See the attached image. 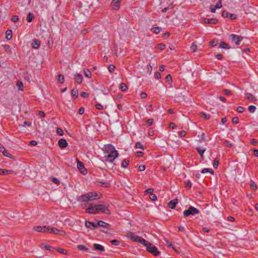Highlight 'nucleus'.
Listing matches in <instances>:
<instances>
[{
	"label": "nucleus",
	"instance_id": "nucleus-1",
	"mask_svg": "<svg viewBox=\"0 0 258 258\" xmlns=\"http://www.w3.org/2000/svg\"><path fill=\"white\" fill-rule=\"evenodd\" d=\"M98 197V194L95 192H89L77 198L79 202H87L95 200Z\"/></svg>",
	"mask_w": 258,
	"mask_h": 258
},
{
	"label": "nucleus",
	"instance_id": "nucleus-2",
	"mask_svg": "<svg viewBox=\"0 0 258 258\" xmlns=\"http://www.w3.org/2000/svg\"><path fill=\"white\" fill-rule=\"evenodd\" d=\"M200 213L199 210L192 206H190L188 210H185L183 212V215L184 217H187L189 216L190 215H197Z\"/></svg>",
	"mask_w": 258,
	"mask_h": 258
},
{
	"label": "nucleus",
	"instance_id": "nucleus-3",
	"mask_svg": "<svg viewBox=\"0 0 258 258\" xmlns=\"http://www.w3.org/2000/svg\"><path fill=\"white\" fill-rule=\"evenodd\" d=\"M107 155H105V161L108 162H112L117 157L118 153L116 150L112 151V152H109Z\"/></svg>",
	"mask_w": 258,
	"mask_h": 258
},
{
	"label": "nucleus",
	"instance_id": "nucleus-4",
	"mask_svg": "<svg viewBox=\"0 0 258 258\" xmlns=\"http://www.w3.org/2000/svg\"><path fill=\"white\" fill-rule=\"evenodd\" d=\"M229 38L231 40V41L234 42L237 45H239L241 41L243 39V37L241 36H238L235 34H231L229 36Z\"/></svg>",
	"mask_w": 258,
	"mask_h": 258
},
{
	"label": "nucleus",
	"instance_id": "nucleus-5",
	"mask_svg": "<svg viewBox=\"0 0 258 258\" xmlns=\"http://www.w3.org/2000/svg\"><path fill=\"white\" fill-rule=\"evenodd\" d=\"M97 213L101 212L105 214L110 215V212L107 207L103 206L102 205H96Z\"/></svg>",
	"mask_w": 258,
	"mask_h": 258
},
{
	"label": "nucleus",
	"instance_id": "nucleus-6",
	"mask_svg": "<svg viewBox=\"0 0 258 258\" xmlns=\"http://www.w3.org/2000/svg\"><path fill=\"white\" fill-rule=\"evenodd\" d=\"M148 252L151 253L155 256H157L159 254L160 252L158 250L157 248L151 243V245H149L147 248Z\"/></svg>",
	"mask_w": 258,
	"mask_h": 258
},
{
	"label": "nucleus",
	"instance_id": "nucleus-7",
	"mask_svg": "<svg viewBox=\"0 0 258 258\" xmlns=\"http://www.w3.org/2000/svg\"><path fill=\"white\" fill-rule=\"evenodd\" d=\"M34 230L39 232L48 233L49 226H37L33 227Z\"/></svg>",
	"mask_w": 258,
	"mask_h": 258
},
{
	"label": "nucleus",
	"instance_id": "nucleus-8",
	"mask_svg": "<svg viewBox=\"0 0 258 258\" xmlns=\"http://www.w3.org/2000/svg\"><path fill=\"white\" fill-rule=\"evenodd\" d=\"M48 233H53L60 235H63L66 234V232L64 231L55 228L51 227L50 226H49Z\"/></svg>",
	"mask_w": 258,
	"mask_h": 258
},
{
	"label": "nucleus",
	"instance_id": "nucleus-9",
	"mask_svg": "<svg viewBox=\"0 0 258 258\" xmlns=\"http://www.w3.org/2000/svg\"><path fill=\"white\" fill-rule=\"evenodd\" d=\"M86 212L89 214L97 213L96 205L92 203L89 204V207L86 209Z\"/></svg>",
	"mask_w": 258,
	"mask_h": 258
},
{
	"label": "nucleus",
	"instance_id": "nucleus-10",
	"mask_svg": "<svg viewBox=\"0 0 258 258\" xmlns=\"http://www.w3.org/2000/svg\"><path fill=\"white\" fill-rule=\"evenodd\" d=\"M77 167L80 172L84 175L87 173V170L84 167V164L77 159Z\"/></svg>",
	"mask_w": 258,
	"mask_h": 258
},
{
	"label": "nucleus",
	"instance_id": "nucleus-11",
	"mask_svg": "<svg viewBox=\"0 0 258 258\" xmlns=\"http://www.w3.org/2000/svg\"><path fill=\"white\" fill-rule=\"evenodd\" d=\"M127 237L130 238L132 241L135 242H139L140 237L135 235L132 232H128L127 233Z\"/></svg>",
	"mask_w": 258,
	"mask_h": 258
},
{
	"label": "nucleus",
	"instance_id": "nucleus-12",
	"mask_svg": "<svg viewBox=\"0 0 258 258\" xmlns=\"http://www.w3.org/2000/svg\"><path fill=\"white\" fill-rule=\"evenodd\" d=\"M103 150L104 152L106 153H108L109 152L112 153V151L116 150L115 149L114 147L111 144H107L104 145Z\"/></svg>",
	"mask_w": 258,
	"mask_h": 258
},
{
	"label": "nucleus",
	"instance_id": "nucleus-13",
	"mask_svg": "<svg viewBox=\"0 0 258 258\" xmlns=\"http://www.w3.org/2000/svg\"><path fill=\"white\" fill-rule=\"evenodd\" d=\"M203 23L206 24H216L218 22V20L214 18L212 19H207L204 18L202 20Z\"/></svg>",
	"mask_w": 258,
	"mask_h": 258
},
{
	"label": "nucleus",
	"instance_id": "nucleus-14",
	"mask_svg": "<svg viewBox=\"0 0 258 258\" xmlns=\"http://www.w3.org/2000/svg\"><path fill=\"white\" fill-rule=\"evenodd\" d=\"M85 226L87 228H90L91 229H94L97 227V224L88 221H86Z\"/></svg>",
	"mask_w": 258,
	"mask_h": 258
},
{
	"label": "nucleus",
	"instance_id": "nucleus-15",
	"mask_svg": "<svg viewBox=\"0 0 258 258\" xmlns=\"http://www.w3.org/2000/svg\"><path fill=\"white\" fill-rule=\"evenodd\" d=\"M196 150H197V152H198V153L199 154V155H200L201 160H204V153L205 152V151L206 150V148H205L202 149L200 147H198L196 148Z\"/></svg>",
	"mask_w": 258,
	"mask_h": 258
},
{
	"label": "nucleus",
	"instance_id": "nucleus-16",
	"mask_svg": "<svg viewBox=\"0 0 258 258\" xmlns=\"http://www.w3.org/2000/svg\"><path fill=\"white\" fill-rule=\"evenodd\" d=\"M58 145L60 148H64L68 146V144L66 141V140L64 139H61L58 141Z\"/></svg>",
	"mask_w": 258,
	"mask_h": 258
},
{
	"label": "nucleus",
	"instance_id": "nucleus-17",
	"mask_svg": "<svg viewBox=\"0 0 258 258\" xmlns=\"http://www.w3.org/2000/svg\"><path fill=\"white\" fill-rule=\"evenodd\" d=\"M74 80L76 83L81 84L83 81V76L80 74L75 75Z\"/></svg>",
	"mask_w": 258,
	"mask_h": 258
},
{
	"label": "nucleus",
	"instance_id": "nucleus-18",
	"mask_svg": "<svg viewBox=\"0 0 258 258\" xmlns=\"http://www.w3.org/2000/svg\"><path fill=\"white\" fill-rule=\"evenodd\" d=\"M245 96L247 99L251 101L255 102L257 100V99L253 95L249 93H245Z\"/></svg>",
	"mask_w": 258,
	"mask_h": 258
},
{
	"label": "nucleus",
	"instance_id": "nucleus-19",
	"mask_svg": "<svg viewBox=\"0 0 258 258\" xmlns=\"http://www.w3.org/2000/svg\"><path fill=\"white\" fill-rule=\"evenodd\" d=\"M178 203V200L174 199L168 203V207L172 209H174Z\"/></svg>",
	"mask_w": 258,
	"mask_h": 258
},
{
	"label": "nucleus",
	"instance_id": "nucleus-20",
	"mask_svg": "<svg viewBox=\"0 0 258 258\" xmlns=\"http://www.w3.org/2000/svg\"><path fill=\"white\" fill-rule=\"evenodd\" d=\"M121 0H113L112 6L114 10H117L119 8V2Z\"/></svg>",
	"mask_w": 258,
	"mask_h": 258
},
{
	"label": "nucleus",
	"instance_id": "nucleus-21",
	"mask_svg": "<svg viewBox=\"0 0 258 258\" xmlns=\"http://www.w3.org/2000/svg\"><path fill=\"white\" fill-rule=\"evenodd\" d=\"M94 249L96 250H99L100 251H105L104 247L102 245L97 244V243L94 244Z\"/></svg>",
	"mask_w": 258,
	"mask_h": 258
},
{
	"label": "nucleus",
	"instance_id": "nucleus-22",
	"mask_svg": "<svg viewBox=\"0 0 258 258\" xmlns=\"http://www.w3.org/2000/svg\"><path fill=\"white\" fill-rule=\"evenodd\" d=\"M138 242L141 243L142 244L144 245L146 247V249L147 248L149 245H151V243L148 242V241L145 240L144 239L140 237L139 241Z\"/></svg>",
	"mask_w": 258,
	"mask_h": 258
},
{
	"label": "nucleus",
	"instance_id": "nucleus-23",
	"mask_svg": "<svg viewBox=\"0 0 258 258\" xmlns=\"http://www.w3.org/2000/svg\"><path fill=\"white\" fill-rule=\"evenodd\" d=\"M97 226H99L105 228H108L110 226L108 223H105L102 221H99L97 223Z\"/></svg>",
	"mask_w": 258,
	"mask_h": 258
},
{
	"label": "nucleus",
	"instance_id": "nucleus-24",
	"mask_svg": "<svg viewBox=\"0 0 258 258\" xmlns=\"http://www.w3.org/2000/svg\"><path fill=\"white\" fill-rule=\"evenodd\" d=\"M40 45V42L38 40H33V42L32 43V46L33 48L36 49L38 48Z\"/></svg>",
	"mask_w": 258,
	"mask_h": 258
},
{
	"label": "nucleus",
	"instance_id": "nucleus-25",
	"mask_svg": "<svg viewBox=\"0 0 258 258\" xmlns=\"http://www.w3.org/2000/svg\"><path fill=\"white\" fill-rule=\"evenodd\" d=\"M12 37V31L11 30H8L6 32V38L8 40H11Z\"/></svg>",
	"mask_w": 258,
	"mask_h": 258
},
{
	"label": "nucleus",
	"instance_id": "nucleus-26",
	"mask_svg": "<svg viewBox=\"0 0 258 258\" xmlns=\"http://www.w3.org/2000/svg\"><path fill=\"white\" fill-rule=\"evenodd\" d=\"M13 173V171L12 170H9L6 169H1L0 170V174L2 175H7L9 174Z\"/></svg>",
	"mask_w": 258,
	"mask_h": 258
},
{
	"label": "nucleus",
	"instance_id": "nucleus-27",
	"mask_svg": "<svg viewBox=\"0 0 258 258\" xmlns=\"http://www.w3.org/2000/svg\"><path fill=\"white\" fill-rule=\"evenodd\" d=\"M219 47L222 48H226L229 49L230 48V46H229L227 43L224 42V41H221L219 45Z\"/></svg>",
	"mask_w": 258,
	"mask_h": 258
},
{
	"label": "nucleus",
	"instance_id": "nucleus-28",
	"mask_svg": "<svg viewBox=\"0 0 258 258\" xmlns=\"http://www.w3.org/2000/svg\"><path fill=\"white\" fill-rule=\"evenodd\" d=\"M207 172H209L212 175L214 174V171L212 170L209 168H204L201 171L202 173H205Z\"/></svg>",
	"mask_w": 258,
	"mask_h": 258
},
{
	"label": "nucleus",
	"instance_id": "nucleus-29",
	"mask_svg": "<svg viewBox=\"0 0 258 258\" xmlns=\"http://www.w3.org/2000/svg\"><path fill=\"white\" fill-rule=\"evenodd\" d=\"M84 75L86 77L88 78H91L92 76V73L88 69H86L84 70Z\"/></svg>",
	"mask_w": 258,
	"mask_h": 258
},
{
	"label": "nucleus",
	"instance_id": "nucleus-30",
	"mask_svg": "<svg viewBox=\"0 0 258 258\" xmlns=\"http://www.w3.org/2000/svg\"><path fill=\"white\" fill-rule=\"evenodd\" d=\"M119 89L122 91H125L127 90V86L124 84V83H121L120 84V86H119Z\"/></svg>",
	"mask_w": 258,
	"mask_h": 258
},
{
	"label": "nucleus",
	"instance_id": "nucleus-31",
	"mask_svg": "<svg viewBox=\"0 0 258 258\" xmlns=\"http://www.w3.org/2000/svg\"><path fill=\"white\" fill-rule=\"evenodd\" d=\"M71 94L73 96H75L76 98L78 97V90L76 88H74L72 90Z\"/></svg>",
	"mask_w": 258,
	"mask_h": 258
},
{
	"label": "nucleus",
	"instance_id": "nucleus-32",
	"mask_svg": "<svg viewBox=\"0 0 258 258\" xmlns=\"http://www.w3.org/2000/svg\"><path fill=\"white\" fill-rule=\"evenodd\" d=\"M57 81L58 83L62 84L64 82V77L62 75H58Z\"/></svg>",
	"mask_w": 258,
	"mask_h": 258
},
{
	"label": "nucleus",
	"instance_id": "nucleus-33",
	"mask_svg": "<svg viewBox=\"0 0 258 258\" xmlns=\"http://www.w3.org/2000/svg\"><path fill=\"white\" fill-rule=\"evenodd\" d=\"M77 247L80 250L87 251L88 250V248L84 245H78Z\"/></svg>",
	"mask_w": 258,
	"mask_h": 258
},
{
	"label": "nucleus",
	"instance_id": "nucleus-34",
	"mask_svg": "<svg viewBox=\"0 0 258 258\" xmlns=\"http://www.w3.org/2000/svg\"><path fill=\"white\" fill-rule=\"evenodd\" d=\"M201 116L206 120H208V119H210V114H206L204 112L201 113Z\"/></svg>",
	"mask_w": 258,
	"mask_h": 258
},
{
	"label": "nucleus",
	"instance_id": "nucleus-35",
	"mask_svg": "<svg viewBox=\"0 0 258 258\" xmlns=\"http://www.w3.org/2000/svg\"><path fill=\"white\" fill-rule=\"evenodd\" d=\"M153 32L155 34H158L161 31L162 29L161 27H156L153 28Z\"/></svg>",
	"mask_w": 258,
	"mask_h": 258
},
{
	"label": "nucleus",
	"instance_id": "nucleus-36",
	"mask_svg": "<svg viewBox=\"0 0 258 258\" xmlns=\"http://www.w3.org/2000/svg\"><path fill=\"white\" fill-rule=\"evenodd\" d=\"M33 18V14L31 13H29L27 15L26 20L28 22H31L32 21Z\"/></svg>",
	"mask_w": 258,
	"mask_h": 258
},
{
	"label": "nucleus",
	"instance_id": "nucleus-37",
	"mask_svg": "<svg viewBox=\"0 0 258 258\" xmlns=\"http://www.w3.org/2000/svg\"><path fill=\"white\" fill-rule=\"evenodd\" d=\"M2 153L5 156L9 157L10 158H13V156L10 153H9L6 149H5L4 151V152H2Z\"/></svg>",
	"mask_w": 258,
	"mask_h": 258
},
{
	"label": "nucleus",
	"instance_id": "nucleus-38",
	"mask_svg": "<svg viewBox=\"0 0 258 258\" xmlns=\"http://www.w3.org/2000/svg\"><path fill=\"white\" fill-rule=\"evenodd\" d=\"M128 163H129L128 160L126 159H124L121 163V167L123 168H126L127 167V166L128 165Z\"/></svg>",
	"mask_w": 258,
	"mask_h": 258
},
{
	"label": "nucleus",
	"instance_id": "nucleus-39",
	"mask_svg": "<svg viewBox=\"0 0 258 258\" xmlns=\"http://www.w3.org/2000/svg\"><path fill=\"white\" fill-rule=\"evenodd\" d=\"M135 148H140L142 150H144L145 148L143 146V145L140 143V142H137L135 144Z\"/></svg>",
	"mask_w": 258,
	"mask_h": 258
},
{
	"label": "nucleus",
	"instance_id": "nucleus-40",
	"mask_svg": "<svg viewBox=\"0 0 258 258\" xmlns=\"http://www.w3.org/2000/svg\"><path fill=\"white\" fill-rule=\"evenodd\" d=\"M256 109V107L254 105H250L248 107V110L250 113H253Z\"/></svg>",
	"mask_w": 258,
	"mask_h": 258
},
{
	"label": "nucleus",
	"instance_id": "nucleus-41",
	"mask_svg": "<svg viewBox=\"0 0 258 258\" xmlns=\"http://www.w3.org/2000/svg\"><path fill=\"white\" fill-rule=\"evenodd\" d=\"M185 187L187 188H190L191 187V182L190 180H187L184 181Z\"/></svg>",
	"mask_w": 258,
	"mask_h": 258
},
{
	"label": "nucleus",
	"instance_id": "nucleus-42",
	"mask_svg": "<svg viewBox=\"0 0 258 258\" xmlns=\"http://www.w3.org/2000/svg\"><path fill=\"white\" fill-rule=\"evenodd\" d=\"M250 187L252 189H254V190H255L256 189V184L255 183V182L252 181V180H251L250 181Z\"/></svg>",
	"mask_w": 258,
	"mask_h": 258
},
{
	"label": "nucleus",
	"instance_id": "nucleus-43",
	"mask_svg": "<svg viewBox=\"0 0 258 258\" xmlns=\"http://www.w3.org/2000/svg\"><path fill=\"white\" fill-rule=\"evenodd\" d=\"M17 86L19 90H23V84L22 82H21L20 81L17 82Z\"/></svg>",
	"mask_w": 258,
	"mask_h": 258
},
{
	"label": "nucleus",
	"instance_id": "nucleus-44",
	"mask_svg": "<svg viewBox=\"0 0 258 258\" xmlns=\"http://www.w3.org/2000/svg\"><path fill=\"white\" fill-rule=\"evenodd\" d=\"M178 133V136L181 138L185 137V135H186V132L184 131L179 132Z\"/></svg>",
	"mask_w": 258,
	"mask_h": 258
},
{
	"label": "nucleus",
	"instance_id": "nucleus-45",
	"mask_svg": "<svg viewBox=\"0 0 258 258\" xmlns=\"http://www.w3.org/2000/svg\"><path fill=\"white\" fill-rule=\"evenodd\" d=\"M149 198H150V200L153 201H155L157 199V196L155 194H153L150 195Z\"/></svg>",
	"mask_w": 258,
	"mask_h": 258
},
{
	"label": "nucleus",
	"instance_id": "nucleus-46",
	"mask_svg": "<svg viewBox=\"0 0 258 258\" xmlns=\"http://www.w3.org/2000/svg\"><path fill=\"white\" fill-rule=\"evenodd\" d=\"M219 164V161L217 159H215L214 161V162L213 163V167L215 169H216L218 166Z\"/></svg>",
	"mask_w": 258,
	"mask_h": 258
},
{
	"label": "nucleus",
	"instance_id": "nucleus-47",
	"mask_svg": "<svg viewBox=\"0 0 258 258\" xmlns=\"http://www.w3.org/2000/svg\"><path fill=\"white\" fill-rule=\"evenodd\" d=\"M56 250L58 252L61 253H63V254H67V253H68L67 251H66V250H64L63 249H62V248H58L56 249Z\"/></svg>",
	"mask_w": 258,
	"mask_h": 258
},
{
	"label": "nucleus",
	"instance_id": "nucleus-48",
	"mask_svg": "<svg viewBox=\"0 0 258 258\" xmlns=\"http://www.w3.org/2000/svg\"><path fill=\"white\" fill-rule=\"evenodd\" d=\"M218 44V40H213V41L210 42V45L212 47H215L217 46Z\"/></svg>",
	"mask_w": 258,
	"mask_h": 258
},
{
	"label": "nucleus",
	"instance_id": "nucleus-49",
	"mask_svg": "<svg viewBox=\"0 0 258 258\" xmlns=\"http://www.w3.org/2000/svg\"><path fill=\"white\" fill-rule=\"evenodd\" d=\"M223 93L226 95H231L232 94L230 90L224 89L223 90Z\"/></svg>",
	"mask_w": 258,
	"mask_h": 258
},
{
	"label": "nucleus",
	"instance_id": "nucleus-50",
	"mask_svg": "<svg viewBox=\"0 0 258 258\" xmlns=\"http://www.w3.org/2000/svg\"><path fill=\"white\" fill-rule=\"evenodd\" d=\"M166 81L168 83H171L172 82V77L170 75L168 74L167 75L166 77Z\"/></svg>",
	"mask_w": 258,
	"mask_h": 258
},
{
	"label": "nucleus",
	"instance_id": "nucleus-51",
	"mask_svg": "<svg viewBox=\"0 0 258 258\" xmlns=\"http://www.w3.org/2000/svg\"><path fill=\"white\" fill-rule=\"evenodd\" d=\"M190 49L193 52H195L197 49V46L195 45L194 43H193L190 46Z\"/></svg>",
	"mask_w": 258,
	"mask_h": 258
},
{
	"label": "nucleus",
	"instance_id": "nucleus-52",
	"mask_svg": "<svg viewBox=\"0 0 258 258\" xmlns=\"http://www.w3.org/2000/svg\"><path fill=\"white\" fill-rule=\"evenodd\" d=\"M221 2H222L221 0H219L218 1V2L217 3V4L215 6V8L220 9L222 7Z\"/></svg>",
	"mask_w": 258,
	"mask_h": 258
},
{
	"label": "nucleus",
	"instance_id": "nucleus-53",
	"mask_svg": "<svg viewBox=\"0 0 258 258\" xmlns=\"http://www.w3.org/2000/svg\"><path fill=\"white\" fill-rule=\"evenodd\" d=\"M165 48V45L163 43H160L158 45V48L161 50H163Z\"/></svg>",
	"mask_w": 258,
	"mask_h": 258
},
{
	"label": "nucleus",
	"instance_id": "nucleus-54",
	"mask_svg": "<svg viewBox=\"0 0 258 258\" xmlns=\"http://www.w3.org/2000/svg\"><path fill=\"white\" fill-rule=\"evenodd\" d=\"M115 69V66L113 64H110L108 67V70L110 73H112Z\"/></svg>",
	"mask_w": 258,
	"mask_h": 258
},
{
	"label": "nucleus",
	"instance_id": "nucleus-55",
	"mask_svg": "<svg viewBox=\"0 0 258 258\" xmlns=\"http://www.w3.org/2000/svg\"><path fill=\"white\" fill-rule=\"evenodd\" d=\"M110 242L112 244L116 245V246L118 245L119 244V241L117 240H115V239L111 240Z\"/></svg>",
	"mask_w": 258,
	"mask_h": 258
},
{
	"label": "nucleus",
	"instance_id": "nucleus-56",
	"mask_svg": "<svg viewBox=\"0 0 258 258\" xmlns=\"http://www.w3.org/2000/svg\"><path fill=\"white\" fill-rule=\"evenodd\" d=\"M56 132H57V134L60 136H62L63 134V131L60 128H57Z\"/></svg>",
	"mask_w": 258,
	"mask_h": 258
},
{
	"label": "nucleus",
	"instance_id": "nucleus-57",
	"mask_svg": "<svg viewBox=\"0 0 258 258\" xmlns=\"http://www.w3.org/2000/svg\"><path fill=\"white\" fill-rule=\"evenodd\" d=\"M166 244L168 245V246L169 247H171L174 251H175L176 252H177V250L175 248V247L174 246H173V245H172V244L171 243H170L168 240H166Z\"/></svg>",
	"mask_w": 258,
	"mask_h": 258
},
{
	"label": "nucleus",
	"instance_id": "nucleus-58",
	"mask_svg": "<svg viewBox=\"0 0 258 258\" xmlns=\"http://www.w3.org/2000/svg\"><path fill=\"white\" fill-rule=\"evenodd\" d=\"M244 109H245L242 106H238L237 108V111L239 113H242L244 111Z\"/></svg>",
	"mask_w": 258,
	"mask_h": 258
},
{
	"label": "nucleus",
	"instance_id": "nucleus-59",
	"mask_svg": "<svg viewBox=\"0 0 258 258\" xmlns=\"http://www.w3.org/2000/svg\"><path fill=\"white\" fill-rule=\"evenodd\" d=\"M232 123H235V124L238 123L239 122L238 118L237 117H234L232 119Z\"/></svg>",
	"mask_w": 258,
	"mask_h": 258
},
{
	"label": "nucleus",
	"instance_id": "nucleus-60",
	"mask_svg": "<svg viewBox=\"0 0 258 258\" xmlns=\"http://www.w3.org/2000/svg\"><path fill=\"white\" fill-rule=\"evenodd\" d=\"M205 134L204 133H202V134L201 135V138L199 140V142L201 143L203 141H205Z\"/></svg>",
	"mask_w": 258,
	"mask_h": 258
},
{
	"label": "nucleus",
	"instance_id": "nucleus-61",
	"mask_svg": "<svg viewBox=\"0 0 258 258\" xmlns=\"http://www.w3.org/2000/svg\"><path fill=\"white\" fill-rule=\"evenodd\" d=\"M138 170L139 171H143L145 170V166L144 165H140L138 167Z\"/></svg>",
	"mask_w": 258,
	"mask_h": 258
},
{
	"label": "nucleus",
	"instance_id": "nucleus-62",
	"mask_svg": "<svg viewBox=\"0 0 258 258\" xmlns=\"http://www.w3.org/2000/svg\"><path fill=\"white\" fill-rule=\"evenodd\" d=\"M96 108L99 110H103L104 107L101 104L97 103L96 105Z\"/></svg>",
	"mask_w": 258,
	"mask_h": 258
},
{
	"label": "nucleus",
	"instance_id": "nucleus-63",
	"mask_svg": "<svg viewBox=\"0 0 258 258\" xmlns=\"http://www.w3.org/2000/svg\"><path fill=\"white\" fill-rule=\"evenodd\" d=\"M154 191V189L153 188H148L145 191V192L146 193V194H150V195L152 194V192H153Z\"/></svg>",
	"mask_w": 258,
	"mask_h": 258
},
{
	"label": "nucleus",
	"instance_id": "nucleus-64",
	"mask_svg": "<svg viewBox=\"0 0 258 258\" xmlns=\"http://www.w3.org/2000/svg\"><path fill=\"white\" fill-rule=\"evenodd\" d=\"M224 144L225 146H226L228 147H231L232 146V144L230 143L229 142H228L227 140H225L224 141Z\"/></svg>",
	"mask_w": 258,
	"mask_h": 258
}]
</instances>
